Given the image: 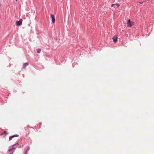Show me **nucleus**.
Masks as SVG:
<instances>
[{
  "instance_id": "9b49d317",
  "label": "nucleus",
  "mask_w": 154,
  "mask_h": 154,
  "mask_svg": "<svg viewBox=\"0 0 154 154\" xmlns=\"http://www.w3.org/2000/svg\"><path fill=\"white\" fill-rule=\"evenodd\" d=\"M144 2V1H142V2H139V3H140V4H142V3H143Z\"/></svg>"
},
{
  "instance_id": "0eeeda50",
  "label": "nucleus",
  "mask_w": 154,
  "mask_h": 154,
  "mask_svg": "<svg viewBox=\"0 0 154 154\" xmlns=\"http://www.w3.org/2000/svg\"><path fill=\"white\" fill-rule=\"evenodd\" d=\"M18 136L17 135H14L13 136H10V137H9V140H11L14 137H18Z\"/></svg>"
},
{
  "instance_id": "4468645a",
  "label": "nucleus",
  "mask_w": 154,
  "mask_h": 154,
  "mask_svg": "<svg viewBox=\"0 0 154 154\" xmlns=\"http://www.w3.org/2000/svg\"><path fill=\"white\" fill-rule=\"evenodd\" d=\"M17 0H16V1H17Z\"/></svg>"
},
{
  "instance_id": "7ed1b4c3",
  "label": "nucleus",
  "mask_w": 154,
  "mask_h": 154,
  "mask_svg": "<svg viewBox=\"0 0 154 154\" xmlns=\"http://www.w3.org/2000/svg\"><path fill=\"white\" fill-rule=\"evenodd\" d=\"M51 17L52 19V22L53 23H54L55 22V17L54 14H51Z\"/></svg>"
},
{
  "instance_id": "f03ea898",
  "label": "nucleus",
  "mask_w": 154,
  "mask_h": 154,
  "mask_svg": "<svg viewBox=\"0 0 154 154\" xmlns=\"http://www.w3.org/2000/svg\"><path fill=\"white\" fill-rule=\"evenodd\" d=\"M22 21L23 20L22 19H20L19 21H16V25L17 26L21 25L22 24Z\"/></svg>"
},
{
  "instance_id": "9d476101",
  "label": "nucleus",
  "mask_w": 154,
  "mask_h": 154,
  "mask_svg": "<svg viewBox=\"0 0 154 154\" xmlns=\"http://www.w3.org/2000/svg\"><path fill=\"white\" fill-rule=\"evenodd\" d=\"M3 134H7V131H5L4 132L3 134H2L1 135H2Z\"/></svg>"
},
{
  "instance_id": "f8f14e48",
  "label": "nucleus",
  "mask_w": 154,
  "mask_h": 154,
  "mask_svg": "<svg viewBox=\"0 0 154 154\" xmlns=\"http://www.w3.org/2000/svg\"><path fill=\"white\" fill-rule=\"evenodd\" d=\"M29 149V147H27V150H26V151H27L26 152V153H27V151Z\"/></svg>"
},
{
  "instance_id": "20e7f679",
  "label": "nucleus",
  "mask_w": 154,
  "mask_h": 154,
  "mask_svg": "<svg viewBox=\"0 0 154 154\" xmlns=\"http://www.w3.org/2000/svg\"><path fill=\"white\" fill-rule=\"evenodd\" d=\"M114 6H114V8H116V6L117 7H118L120 5L119 4H112L111 5V7H113Z\"/></svg>"
},
{
  "instance_id": "39448f33",
  "label": "nucleus",
  "mask_w": 154,
  "mask_h": 154,
  "mask_svg": "<svg viewBox=\"0 0 154 154\" xmlns=\"http://www.w3.org/2000/svg\"><path fill=\"white\" fill-rule=\"evenodd\" d=\"M117 37L116 36H115L113 37L112 38V39H113V41L115 42H116L117 40Z\"/></svg>"
},
{
  "instance_id": "423d86ee",
  "label": "nucleus",
  "mask_w": 154,
  "mask_h": 154,
  "mask_svg": "<svg viewBox=\"0 0 154 154\" xmlns=\"http://www.w3.org/2000/svg\"><path fill=\"white\" fill-rule=\"evenodd\" d=\"M28 65V63H25L23 65V68L24 69H25L26 66Z\"/></svg>"
},
{
  "instance_id": "6e6552de",
  "label": "nucleus",
  "mask_w": 154,
  "mask_h": 154,
  "mask_svg": "<svg viewBox=\"0 0 154 154\" xmlns=\"http://www.w3.org/2000/svg\"><path fill=\"white\" fill-rule=\"evenodd\" d=\"M9 152H10V153H11V154H12L14 152V151H13V149H10L9 150Z\"/></svg>"
},
{
  "instance_id": "f257e3e1",
  "label": "nucleus",
  "mask_w": 154,
  "mask_h": 154,
  "mask_svg": "<svg viewBox=\"0 0 154 154\" xmlns=\"http://www.w3.org/2000/svg\"><path fill=\"white\" fill-rule=\"evenodd\" d=\"M134 25V23L133 21H131L130 20H128L127 23V26L128 27H131Z\"/></svg>"
},
{
  "instance_id": "ddd939ff",
  "label": "nucleus",
  "mask_w": 154,
  "mask_h": 154,
  "mask_svg": "<svg viewBox=\"0 0 154 154\" xmlns=\"http://www.w3.org/2000/svg\"><path fill=\"white\" fill-rule=\"evenodd\" d=\"M26 151L25 152V154H26Z\"/></svg>"
},
{
  "instance_id": "1a4fd4ad",
  "label": "nucleus",
  "mask_w": 154,
  "mask_h": 154,
  "mask_svg": "<svg viewBox=\"0 0 154 154\" xmlns=\"http://www.w3.org/2000/svg\"><path fill=\"white\" fill-rule=\"evenodd\" d=\"M41 51V50L40 49H38V50H37V51L38 53H40Z\"/></svg>"
}]
</instances>
